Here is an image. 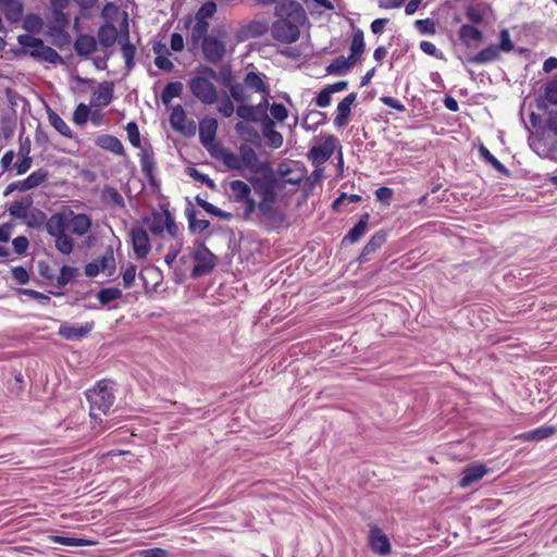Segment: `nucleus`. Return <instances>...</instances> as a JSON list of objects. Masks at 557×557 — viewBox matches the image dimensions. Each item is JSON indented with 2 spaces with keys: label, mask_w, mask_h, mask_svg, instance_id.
I'll use <instances>...</instances> for the list:
<instances>
[{
  "label": "nucleus",
  "mask_w": 557,
  "mask_h": 557,
  "mask_svg": "<svg viewBox=\"0 0 557 557\" xmlns=\"http://www.w3.org/2000/svg\"><path fill=\"white\" fill-rule=\"evenodd\" d=\"M231 98V95L228 96L226 92H223V96L220 98L218 112L224 117H231L235 112V107Z\"/></svg>",
  "instance_id": "obj_54"
},
{
  "label": "nucleus",
  "mask_w": 557,
  "mask_h": 557,
  "mask_svg": "<svg viewBox=\"0 0 557 557\" xmlns=\"http://www.w3.org/2000/svg\"><path fill=\"white\" fill-rule=\"evenodd\" d=\"M139 157L143 173L147 178L152 180L156 172V160L153 153L147 149H141Z\"/></svg>",
  "instance_id": "obj_41"
},
{
  "label": "nucleus",
  "mask_w": 557,
  "mask_h": 557,
  "mask_svg": "<svg viewBox=\"0 0 557 557\" xmlns=\"http://www.w3.org/2000/svg\"><path fill=\"white\" fill-rule=\"evenodd\" d=\"M257 209L270 228H281L285 225L286 216L273 203H257Z\"/></svg>",
  "instance_id": "obj_15"
},
{
  "label": "nucleus",
  "mask_w": 557,
  "mask_h": 557,
  "mask_svg": "<svg viewBox=\"0 0 557 557\" xmlns=\"http://www.w3.org/2000/svg\"><path fill=\"white\" fill-rule=\"evenodd\" d=\"M272 127L273 121L267 117V121L263 124V135L267 138L269 146L276 149L283 145L284 138L280 132Z\"/></svg>",
  "instance_id": "obj_40"
},
{
  "label": "nucleus",
  "mask_w": 557,
  "mask_h": 557,
  "mask_svg": "<svg viewBox=\"0 0 557 557\" xmlns=\"http://www.w3.org/2000/svg\"><path fill=\"white\" fill-rule=\"evenodd\" d=\"M231 97L240 104L236 109V114L244 121L258 122L260 119L257 115L253 106L246 104L250 99V95L245 89L244 85L236 82L230 85Z\"/></svg>",
  "instance_id": "obj_8"
},
{
  "label": "nucleus",
  "mask_w": 557,
  "mask_h": 557,
  "mask_svg": "<svg viewBox=\"0 0 557 557\" xmlns=\"http://www.w3.org/2000/svg\"><path fill=\"white\" fill-rule=\"evenodd\" d=\"M186 113L181 104H177L172 109L170 114V123L176 131H183L185 128Z\"/></svg>",
  "instance_id": "obj_50"
},
{
  "label": "nucleus",
  "mask_w": 557,
  "mask_h": 557,
  "mask_svg": "<svg viewBox=\"0 0 557 557\" xmlns=\"http://www.w3.org/2000/svg\"><path fill=\"white\" fill-rule=\"evenodd\" d=\"M116 383L110 379H101L85 392L86 399L89 404V417L91 428L99 426L98 432H102V416H107L115 403Z\"/></svg>",
  "instance_id": "obj_3"
},
{
  "label": "nucleus",
  "mask_w": 557,
  "mask_h": 557,
  "mask_svg": "<svg viewBox=\"0 0 557 557\" xmlns=\"http://www.w3.org/2000/svg\"><path fill=\"white\" fill-rule=\"evenodd\" d=\"M114 83L106 81L99 85L98 91L92 92L90 103L96 107H107L112 102Z\"/></svg>",
  "instance_id": "obj_19"
},
{
  "label": "nucleus",
  "mask_w": 557,
  "mask_h": 557,
  "mask_svg": "<svg viewBox=\"0 0 557 557\" xmlns=\"http://www.w3.org/2000/svg\"><path fill=\"white\" fill-rule=\"evenodd\" d=\"M465 14L471 25L481 24L484 20L483 11L474 5H468Z\"/></svg>",
  "instance_id": "obj_61"
},
{
  "label": "nucleus",
  "mask_w": 557,
  "mask_h": 557,
  "mask_svg": "<svg viewBox=\"0 0 557 557\" xmlns=\"http://www.w3.org/2000/svg\"><path fill=\"white\" fill-rule=\"evenodd\" d=\"M479 153L482 159L498 173L506 176L509 175V170L499 160H497L484 145L479 146Z\"/></svg>",
  "instance_id": "obj_43"
},
{
  "label": "nucleus",
  "mask_w": 557,
  "mask_h": 557,
  "mask_svg": "<svg viewBox=\"0 0 557 557\" xmlns=\"http://www.w3.org/2000/svg\"><path fill=\"white\" fill-rule=\"evenodd\" d=\"M196 23L191 28L190 32V42L194 47H197L200 42L202 44L205 41V38L209 37V22L208 21H198L195 20Z\"/></svg>",
  "instance_id": "obj_39"
},
{
  "label": "nucleus",
  "mask_w": 557,
  "mask_h": 557,
  "mask_svg": "<svg viewBox=\"0 0 557 557\" xmlns=\"http://www.w3.org/2000/svg\"><path fill=\"white\" fill-rule=\"evenodd\" d=\"M173 243L170 246L169 252L164 257L165 263L171 268L173 263L175 262L178 253L181 252L183 248V238L177 236V238H172Z\"/></svg>",
  "instance_id": "obj_52"
},
{
  "label": "nucleus",
  "mask_w": 557,
  "mask_h": 557,
  "mask_svg": "<svg viewBox=\"0 0 557 557\" xmlns=\"http://www.w3.org/2000/svg\"><path fill=\"white\" fill-rule=\"evenodd\" d=\"M97 36H98L99 44L102 47L110 48V47L114 46V44L116 42L117 37H119V32H117V28L113 24L107 23L99 27Z\"/></svg>",
  "instance_id": "obj_28"
},
{
  "label": "nucleus",
  "mask_w": 557,
  "mask_h": 557,
  "mask_svg": "<svg viewBox=\"0 0 557 557\" xmlns=\"http://www.w3.org/2000/svg\"><path fill=\"white\" fill-rule=\"evenodd\" d=\"M338 140L334 135L323 137V140L315 146H312L308 152V159L315 168L325 163L334 153Z\"/></svg>",
  "instance_id": "obj_10"
},
{
  "label": "nucleus",
  "mask_w": 557,
  "mask_h": 557,
  "mask_svg": "<svg viewBox=\"0 0 557 557\" xmlns=\"http://www.w3.org/2000/svg\"><path fill=\"white\" fill-rule=\"evenodd\" d=\"M274 14L277 20L270 28L273 39L282 44L296 42L300 37V26L306 20L302 5L295 0H284L275 5Z\"/></svg>",
  "instance_id": "obj_2"
},
{
  "label": "nucleus",
  "mask_w": 557,
  "mask_h": 557,
  "mask_svg": "<svg viewBox=\"0 0 557 557\" xmlns=\"http://www.w3.org/2000/svg\"><path fill=\"white\" fill-rule=\"evenodd\" d=\"M125 129L131 145L135 148H140V134L137 124L135 122H128Z\"/></svg>",
  "instance_id": "obj_59"
},
{
  "label": "nucleus",
  "mask_w": 557,
  "mask_h": 557,
  "mask_svg": "<svg viewBox=\"0 0 557 557\" xmlns=\"http://www.w3.org/2000/svg\"><path fill=\"white\" fill-rule=\"evenodd\" d=\"M32 205L33 198L30 196L23 197L22 199L11 203L9 213L17 219H27V213Z\"/></svg>",
  "instance_id": "obj_37"
},
{
  "label": "nucleus",
  "mask_w": 557,
  "mask_h": 557,
  "mask_svg": "<svg viewBox=\"0 0 557 557\" xmlns=\"http://www.w3.org/2000/svg\"><path fill=\"white\" fill-rule=\"evenodd\" d=\"M231 198L236 202H242L245 208L243 220L249 221L257 209V202L251 197L250 186L242 180H234L230 183Z\"/></svg>",
  "instance_id": "obj_7"
},
{
  "label": "nucleus",
  "mask_w": 557,
  "mask_h": 557,
  "mask_svg": "<svg viewBox=\"0 0 557 557\" xmlns=\"http://www.w3.org/2000/svg\"><path fill=\"white\" fill-rule=\"evenodd\" d=\"M240 161L243 169H248L253 173H259L264 170L256 151L249 145L242 144L239 146Z\"/></svg>",
  "instance_id": "obj_17"
},
{
  "label": "nucleus",
  "mask_w": 557,
  "mask_h": 557,
  "mask_svg": "<svg viewBox=\"0 0 557 557\" xmlns=\"http://www.w3.org/2000/svg\"><path fill=\"white\" fill-rule=\"evenodd\" d=\"M183 91V84L181 82L168 83L162 90L161 100L164 104H169L172 99L180 97Z\"/></svg>",
  "instance_id": "obj_46"
},
{
  "label": "nucleus",
  "mask_w": 557,
  "mask_h": 557,
  "mask_svg": "<svg viewBox=\"0 0 557 557\" xmlns=\"http://www.w3.org/2000/svg\"><path fill=\"white\" fill-rule=\"evenodd\" d=\"M17 42L21 54L54 65L63 63L62 57L53 48L46 46L40 38L30 34H22L17 36Z\"/></svg>",
  "instance_id": "obj_4"
},
{
  "label": "nucleus",
  "mask_w": 557,
  "mask_h": 557,
  "mask_svg": "<svg viewBox=\"0 0 557 557\" xmlns=\"http://www.w3.org/2000/svg\"><path fill=\"white\" fill-rule=\"evenodd\" d=\"M51 44L58 48H63L71 42V36L61 25H52L48 30Z\"/></svg>",
  "instance_id": "obj_35"
},
{
  "label": "nucleus",
  "mask_w": 557,
  "mask_h": 557,
  "mask_svg": "<svg viewBox=\"0 0 557 557\" xmlns=\"http://www.w3.org/2000/svg\"><path fill=\"white\" fill-rule=\"evenodd\" d=\"M2 10L5 18L11 23H17L22 18L23 4L18 0H13Z\"/></svg>",
  "instance_id": "obj_47"
},
{
  "label": "nucleus",
  "mask_w": 557,
  "mask_h": 557,
  "mask_svg": "<svg viewBox=\"0 0 557 557\" xmlns=\"http://www.w3.org/2000/svg\"><path fill=\"white\" fill-rule=\"evenodd\" d=\"M74 49L79 57H89L97 50V41L90 35H79L74 42Z\"/></svg>",
  "instance_id": "obj_29"
},
{
  "label": "nucleus",
  "mask_w": 557,
  "mask_h": 557,
  "mask_svg": "<svg viewBox=\"0 0 557 557\" xmlns=\"http://www.w3.org/2000/svg\"><path fill=\"white\" fill-rule=\"evenodd\" d=\"M499 48L496 45H490L480 50L475 55L468 59V62L473 64H486L496 61L500 58Z\"/></svg>",
  "instance_id": "obj_30"
},
{
  "label": "nucleus",
  "mask_w": 557,
  "mask_h": 557,
  "mask_svg": "<svg viewBox=\"0 0 557 557\" xmlns=\"http://www.w3.org/2000/svg\"><path fill=\"white\" fill-rule=\"evenodd\" d=\"M556 433V428L553 425H542L540 428H536L534 430L521 433L517 436L518 440L524 441V442H539L543 441L545 438L550 437Z\"/></svg>",
  "instance_id": "obj_27"
},
{
  "label": "nucleus",
  "mask_w": 557,
  "mask_h": 557,
  "mask_svg": "<svg viewBox=\"0 0 557 557\" xmlns=\"http://www.w3.org/2000/svg\"><path fill=\"white\" fill-rule=\"evenodd\" d=\"M127 23L125 22V30H124V34H123V37H124V44L122 45L121 47V52H122V55L124 58V61H125V69L127 72L132 71L135 63H134V59H135V54H136V48L133 44L129 42L128 38H129V35H128V28H127Z\"/></svg>",
  "instance_id": "obj_32"
},
{
  "label": "nucleus",
  "mask_w": 557,
  "mask_h": 557,
  "mask_svg": "<svg viewBox=\"0 0 557 557\" xmlns=\"http://www.w3.org/2000/svg\"><path fill=\"white\" fill-rule=\"evenodd\" d=\"M187 173L196 182L202 183L207 185L209 188H214L215 184L213 180H211L207 174L198 171L196 168H188Z\"/></svg>",
  "instance_id": "obj_63"
},
{
  "label": "nucleus",
  "mask_w": 557,
  "mask_h": 557,
  "mask_svg": "<svg viewBox=\"0 0 557 557\" xmlns=\"http://www.w3.org/2000/svg\"><path fill=\"white\" fill-rule=\"evenodd\" d=\"M219 158L222 160L223 164L230 170L240 171L243 170L242 161H240V152L237 154L230 150H221Z\"/></svg>",
  "instance_id": "obj_44"
},
{
  "label": "nucleus",
  "mask_w": 557,
  "mask_h": 557,
  "mask_svg": "<svg viewBox=\"0 0 557 557\" xmlns=\"http://www.w3.org/2000/svg\"><path fill=\"white\" fill-rule=\"evenodd\" d=\"M487 473V469L484 465H471L463 469L462 476L459 481V486L465 488L471 484L480 481Z\"/></svg>",
  "instance_id": "obj_21"
},
{
  "label": "nucleus",
  "mask_w": 557,
  "mask_h": 557,
  "mask_svg": "<svg viewBox=\"0 0 557 557\" xmlns=\"http://www.w3.org/2000/svg\"><path fill=\"white\" fill-rule=\"evenodd\" d=\"M143 221L148 224L149 232L154 236H161L163 232H166L171 238L180 236V227L168 208L153 210L151 218H144Z\"/></svg>",
  "instance_id": "obj_5"
},
{
  "label": "nucleus",
  "mask_w": 557,
  "mask_h": 557,
  "mask_svg": "<svg viewBox=\"0 0 557 557\" xmlns=\"http://www.w3.org/2000/svg\"><path fill=\"white\" fill-rule=\"evenodd\" d=\"M95 322H86L81 325H73L64 322L60 325L58 334L66 341H79L86 337L94 329Z\"/></svg>",
  "instance_id": "obj_13"
},
{
  "label": "nucleus",
  "mask_w": 557,
  "mask_h": 557,
  "mask_svg": "<svg viewBox=\"0 0 557 557\" xmlns=\"http://www.w3.org/2000/svg\"><path fill=\"white\" fill-rule=\"evenodd\" d=\"M368 544L371 550L380 556H386L391 553V542L383 531L374 525L369 531Z\"/></svg>",
  "instance_id": "obj_14"
},
{
  "label": "nucleus",
  "mask_w": 557,
  "mask_h": 557,
  "mask_svg": "<svg viewBox=\"0 0 557 557\" xmlns=\"http://www.w3.org/2000/svg\"><path fill=\"white\" fill-rule=\"evenodd\" d=\"M259 182L260 181L258 178L252 181L256 193L261 197V201L259 203H274L276 200V191L274 185L272 183H263L257 186L256 183Z\"/></svg>",
  "instance_id": "obj_36"
},
{
  "label": "nucleus",
  "mask_w": 557,
  "mask_h": 557,
  "mask_svg": "<svg viewBox=\"0 0 557 557\" xmlns=\"http://www.w3.org/2000/svg\"><path fill=\"white\" fill-rule=\"evenodd\" d=\"M269 30V24L265 21L253 20L246 25L242 26L238 32L239 40L249 38H258Z\"/></svg>",
  "instance_id": "obj_20"
},
{
  "label": "nucleus",
  "mask_w": 557,
  "mask_h": 557,
  "mask_svg": "<svg viewBox=\"0 0 557 557\" xmlns=\"http://www.w3.org/2000/svg\"><path fill=\"white\" fill-rule=\"evenodd\" d=\"M91 224L89 215L64 209L51 214L46 221V231L54 238L55 249L67 256L74 250V239L69 233L83 237L90 231Z\"/></svg>",
  "instance_id": "obj_1"
},
{
  "label": "nucleus",
  "mask_w": 557,
  "mask_h": 557,
  "mask_svg": "<svg viewBox=\"0 0 557 557\" xmlns=\"http://www.w3.org/2000/svg\"><path fill=\"white\" fill-rule=\"evenodd\" d=\"M193 258L195 265L191 276L194 278L210 274L218 264V257L200 240L194 243Z\"/></svg>",
  "instance_id": "obj_6"
},
{
  "label": "nucleus",
  "mask_w": 557,
  "mask_h": 557,
  "mask_svg": "<svg viewBox=\"0 0 557 557\" xmlns=\"http://www.w3.org/2000/svg\"><path fill=\"white\" fill-rule=\"evenodd\" d=\"M189 89L193 96L203 104L210 106L219 100L216 87L206 77H193L189 81Z\"/></svg>",
  "instance_id": "obj_9"
},
{
  "label": "nucleus",
  "mask_w": 557,
  "mask_h": 557,
  "mask_svg": "<svg viewBox=\"0 0 557 557\" xmlns=\"http://www.w3.org/2000/svg\"><path fill=\"white\" fill-rule=\"evenodd\" d=\"M544 95L549 103L557 106V76L546 83Z\"/></svg>",
  "instance_id": "obj_62"
},
{
  "label": "nucleus",
  "mask_w": 557,
  "mask_h": 557,
  "mask_svg": "<svg viewBox=\"0 0 557 557\" xmlns=\"http://www.w3.org/2000/svg\"><path fill=\"white\" fill-rule=\"evenodd\" d=\"M364 49H366V44H364L363 32L361 29H357L352 34V38H351L350 46H349L350 60L352 62L357 63L361 59V57L364 52Z\"/></svg>",
  "instance_id": "obj_31"
},
{
  "label": "nucleus",
  "mask_w": 557,
  "mask_h": 557,
  "mask_svg": "<svg viewBox=\"0 0 557 557\" xmlns=\"http://www.w3.org/2000/svg\"><path fill=\"white\" fill-rule=\"evenodd\" d=\"M369 220L370 214L368 212L363 213L359 222L344 237V240H347L351 244L357 243L366 234Z\"/></svg>",
  "instance_id": "obj_34"
},
{
  "label": "nucleus",
  "mask_w": 557,
  "mask_h": 557,
  "mask_svg": "<svg viewBox=\"0 0 557 557\" xmlns=\"http://www.w3.org/2000/svg\"><path fill=\"white\" fill-rule=\"evenodd\" d=\"M51 542L61 544L64 546L83 547L91 544L90 541L79 537H72L65 535H52L50 536Z\"/></svg>",
  "instance_id": "obj_48"
},
{
  "label": "nucleus",
  "mask_w": 557,
  "mask_h": 557,
  "mask_svg": "<svg viewBox=\"0 0 557 557\" xmlns=\"http://www.w3.org/2000/svg\"><path fill=\"white\" fill-rule=\"evenodd\" d=\"M137 557H170V553L160 547L141 549L136 553Z\"/></svg>",
  "instance_id": "obj_64"
},
{
  "label": "nucleus",
  "mask_w": 557,
  "mask_h": 557,
  "mask_svg": "<svg viewBox=\"0 0 557 557\" xmlns=\"http://www.w3.org/2000/svg\"><path fill=\"white\" fill-rule=\"evenodd\" d=\"M44 26V22L41 17L37 14H27L23 20V28L28 32V34H38Z\"/></svg>",
  "instance_id": "obj_49"
},
{
  "label": "nucleus",
  "mask_w": 557,
  "mask_h": 557,
  "mask_svg": "<svg viewBox=\"0 0 557 557\" xmlns=\"http://www.w3.org/2000/svg\"><path fill=\"white\" fill-rule=\"evenodd\" d=\"M387 239V232L384 230H380L376 233L372 235L370 240L367 243V245L363 247L360 256L359 261L364 262L368 260V256L375 252L377 249H380Z\"/></svg>",
  "instance_id": "obj_23"
},
{
  "label": "nucleus",
  "mask_w": 557,
  "mask_h": 557,
  "mask_svg": "<svg viewBox=\"0 0 557 557\" xmlns=\"http://www.w3.org/2000/svg\"><path fill=\"white\" fill-rule=\"evenodd\" d=\"M264 75L261 73H257L253 71H249L246 73L244 77V83H242L246 88L258 92V94H268L270 90L269 86L264 82Z\"/></svg>",
  "instance_id": "obj_25"
},
{
  "label": "nucleus",
  "mask_w": 557,
  "mask_h": 557,
  "mask_svg": "<svg viewBox=\"0 0 557 557\" xmlns=\"http://www.w3.org/2000/svg\"><path fill=\"white\" fill-rule=\"evenodd\" d=\"M101 272H108L109 275L115 270V259L113 248L109 246L106 252L96 261Z\"/></svg>",
  "instance_id": "obj_45"
},
{
  "label": "nucleus",
  "mask_w": 557,
  "mask_h": 557,
  "mask_svg": "<svg viewBox=\"0 0 557 557\" xmlns=\"http://www.w3.org/2000/svg\"><path fill=\"white\" fill-rule=\"evenodd\" d=\"M89 115H90L89 107L86 106L85 103H79L73 113L72 120H73L74 124L82 126L87 123Z\"/></svg>",
  "instance_id": "obj_58"
},
{
  "label": "nucleus",
  "mask_w": 557,
  "mask_h": 557,
  "mask_svg": "<svg viewBox=\"0 0 557 557\" xmlns=\"http://www.w3.org/2000/svg\"><path fill=\"white\" fill-rule=\"evenodd\" d=\"M196 23L191 28L190 32V42L194 47H197L200 42L202 44L205 41V38L209 37V22L208 21H198L195 20Z\"/></svg>",
  "instance_id": "obj_38"
},
{
  "label": "nucleus",
  "mask_w": 557,
  "mask_h": 557,
  "mask_svg": "<svg viewBox=\"0 0 557 557\" xmlns=\"http://www.w3.org/2000/svg\"><path fill=\"white\" fill-rule=\"evenodd\" d=\"M201 50L205 60L212 64L221 62L226 53L224 41L215 36L205 38V41L201 44Z\"/></svg>",
  "instance_id": "obj_11"
},
{
  "label": "nucleus",
  "mask_w": 557,
  "mask_h": 557,
  "mask_svg": "<svg viewBox=\"0 0 557 557\" xmlns=\"http://www.w3.org/2000/svg\"><path fill=\"white\" fill-rule=\"evenodd\" d=\"M532 148L539 156L557 162V139L547 143L543 137H536Z\"/></svg>",
  "instance_id": "obj_24"
},
{
  "label": "nucleus",
  "mask_w": 557,
  "mask_h": 557,
  "mask_svg": "<svg viewBox=\"0 0 557 557\" xmlns=\"http://www.w3.org/2000/svg\"><path fill=\"white\" fill-rule=\"evenodd\" d=\"M218 121L214 117H205L199 123V138L203 147L209 148L216 136Z\"/></svg>",
  "instance_id": "obj_18"
},
{
  "label": "nucleus",
  "mask_w": 557,
  "mask_h": 557,
  "mask_svg": "<svg viewBox=\"0 0 557 557\" xmlns=\"http://www.w3.org/2000/svg\"><path fill=\"white\" fill-rule=\"evenodd\" d=\"M49 173L45 169H38L30 173L26 180L30 189L37 188L48 180Z\"/></svg>",
  "instance_id": "obj_55"
},
{
  "label": "nucleus",
  "mask_w": 557,
  "mask_h": 557,
  "mask_svg": "<svg viewBox=\"0 0 557 557\" xmlns=\"http://www.w3.org/2000/svg\"><path fill=\"white\" fill-rule=\"evenodd\" d=\"M496 47L499 48V51L503 52H510L513 50L515 45L507 28H504L499 32V44L496 45Z\"/></svg>",
  "instance_id": "obj_60"
},
{
  "label": "nucleus",
  "mask_w": 557,
  "mask_h": 557,
  "mask_svg": "<svg viewBox=\"0 0 557 557\" xmlns=\"http://www.w3.org/2000/svg\"><path fill=\"white\" fill-rule=\"evenodd\" d=\"M77 274V270L73 267L63 265L60 269V275L55 276V281L59 287H63L69 284Z\"/></svg>",
  "instance_id": "obj_56"
},
{
  "label": "nucleus",
  "mask_w": 557,
  "mask_h": 557,
  "mask_svg": "<svg viewBox=\"0 0 557 557\" xmlns=\"http://www.w3.org/2000/svg\"><path fill=\"white\" fill-rule=\"evenodd\" d=\"M216 4L213 1L205 2L195 15V20L208 21L216 13Z\"/></svg>",
  "instance_id": "obj_57"
},
{
  "label": "nucleus",
  "mask_w": 557,
  "mask_h": 557,
  "mask_svg": "<svg viewBox=\"0 0 557 557\" xmlns=\"http://www.w3.org/2000/svg\"><path fill=\"white\" fill-rule=\"evenodd\" d=\"M48 120L51 126H53L62 136L73 138V131L57 112L49 110Z\"/></svg>",
  "instance_id": "obj_42"
},
{
  "label": "nucleus",
  "mask_w": 557,
  "mask_h": 557,
  "mask_svg": "<svg viewBox=\"0 0 557 557\" xmlns=\"http://www.w3.org/2000/svg\"><path fill=\"white\" fill-rule=\"evenodd\" d=\"M132 247L137 259H145L150 250L151 244L148 232L143 227L131 228Z\"/></svg>",
  "instance_id": "obj_12"
},
{
  "label": "nucleus",
  "mask_w": 557,
  "mask_h": 557,
  "mask_svg": "<svg viewBox=\"0 0 557 557\" xmlns=\"http://www.w3.org/2000/svg\"><path fill=\"white\" fill-rule=\"evenodd\" d=\"M356 99L357 94L350 92L342 101H339L336 108V115L333 121L335 127L341 128L347 125L351 113V107L356 102Z\"/></svg>",
  "instance_id": "obj_16"
},
{
  "label": "nucleus",
  "mask_w": 557,
  "mask_h": 557,
  "mask_svg": "<svg viewBox=\"0 0 557 557\" xmlns=\"http://www.w3.org/2000/svg\"><path fill=\"white\" fill-rule=\"evenodd\" d=\"M186 214H187L188 226H189L190 231L203 232L209 227L210 222L206 219H197L196 212L193 209L188 210Z\"/></svg>",
  "instance_id": "obj_51"
},
{
  "label": "nucleus",
  "mask_w": 557,
  "mask_h": 557,
  "mask_svg": "<svg viewBox=\"0 0 557 557\" xmlns=\"http://www.w3.org/2000/svg\"><path fill=\"white\" fill-rule=\"evenodd\" d=\"M96 145L103 150L111 151L116 156H125V149L121 140L110 134H103L96 138Z\"/></svg>",
  "instance_id": "obj_22"
},
{
  "label": "nucleus",
  "mask_w": 557,
  "mask_h": 557,
  "mask_svg": "<svg viewBox=\"0 0 557 557\" xmlns=\"http://www.w3.org/2000/svg\"><path fill=\"white\" fill-rule=\"evenodd\" d=\"M458 37L462 45L471 47L474 42H480L483 38V33L471 24H463L458 30Z\"/></svg>",
  "instance_id": "obj_26"
},
{
  "label": "nucleus",
  "mask_w": 557,
  "mask_h": 557,
  "mask_svg": "<svg viewBox=\"0 0 557 557\" xmlns=\"http://www.w3.org/2000/svg\"><path fill=\"white\" fill-rule=\"evenodd\" d=\"M355 64L349 57L339 55L327 65L326 72L331 75H343L349 72Z\"/></svg>",
  "instance_id": "obj_33"
},
{
  "label": "nucleus",
  "mask_w": 557,
  "mask_h": 557,
  "mask_svg": "<svg viewBox=\"0 0 557 557\" xmlns=\"http://www.w3.org/2000/svg\"><path fill=\"white\" fill-rule=\"evenodd\" d=\"M97 297L101 305H108L113 300L120 299L122 297V292L115 287L102 288L99 290Z\"/></svg>",
  "instance_id": "obj_53"
}]
</instances>
